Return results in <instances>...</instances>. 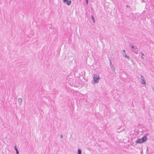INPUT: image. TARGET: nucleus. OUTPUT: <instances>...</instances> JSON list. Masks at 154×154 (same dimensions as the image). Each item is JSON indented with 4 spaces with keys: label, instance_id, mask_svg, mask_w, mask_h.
I'll return each mask as SVG.
<instances>
[{
    "label": "nucleus",
    "instance_id": "1",
    "mask_svg": "<svg viewBox=\"0 0 154 154\" xmlns=\"http://www.w3.org/2000/svg\"><path fill=\"white\" fill-rule=\"evenodd\" d=\"M93 80L92 82V83L95 84L99 82V79H100L99 76L97 75L94 74L93 75Z\"/></svg>",
    "mask_w": 154,
    "mask_h": 154
},
{
    "label": "nucleus",
    "instance_id": "2",
    "mask_svg": "<svg viewBox=\"0 0 154 154\" xmlns=\"http://www.w3.org/2000/svg\"><path fill=\"white\" fill-rule=\"evenodd\" d=\"M147 137L146 136H144L141 139H137V140L136 141V143H143L145 142L147 140Z\"/></svg>",
    "mask_w": 154,
    "mask_h": 154
},
{
    "label": "nucleus",
    "instance_id": "3",
    "mask_svg": "<svg viewBox=\"0 0 154 154\" xmlns=\"http://www.w3.org/2000/svg\"><path fill=\"white\" fill-rule=\"evenodd\" d=\"M131 50L136 54H137L138 53V49L136 46L132 45L131 47Z\"/></svg>",
    "mask_w": 154,
    "mask_h": 154
},
{
    "label": "nucleus",
    "instance_id": "4",
    "mask_svg": "<svg viewBox=\"0 0 154 154\" xmlns=\"http://www.w3.org/2000/svg\"><path fill=\"white\" fill-rule=\"evenodd\" d=\"M140 79L141 80V83L142 85H146V82L144 77L143 75H141Z\"/></svg>",
    "mask_w": 154,
    "mask_h": 154
},
{
    "label": "nucleus",
    "instance_id": "5",
    "mask_svg": "<svg viewBox=\"0 0 154 154\" xmlns=\"http://www.w3.org/2000/svg\"><path fill=\"white\" fill-rule=\"evenodd\" d=\"M123 52V56L124 57H125L126 58H127L129 60L130 59V57H129L127 56L125 52V50L124 49L122 51Z\"/></svg>",
    "mask_w": 154,
    "mask_h": 154
},
{
    "label": "nucleus",
    "instance_id": "6",
    "mask_svg": "<svg viewBox=\"0 0 154 154\" xmlns=\"http://www.w3.org/2000/svg\"><path fill=\"white\" fill-rule=\"evenodd\" d=\"M63 3L66 4L68 5H69L71 3V1L70 0H63Z\"/></svg>",
    "mask_w": 154,
    "mask_h": 154
},
{
    "label": "nucleus",
    "instance_id": "7",
    "mask_svg": "<svg viewBox=\"0 0 154 154\" xmlns=\"http://www.w3.org/2000/svg\"><path fill=\"white\" fill-rule=\"evenodd\" d=\"M18 104L20 105L22 102V99L20 98H19L18 99Z\"/></svg>",
    "mask_w": 154,
    "mask_h": 154
},
{
    "label": "nucleus",
    "instance_id": "8",
    "mask_svg": "<svg viewBox=\"0 0 154 154\" xmlns=\"http://www.w3.org/2000/svg\"><path fill=\"white\" fill-rule=\"evenodd\" d=\"M14 149L16 151V154H19V151L16 146H14Z\"/></svg>",
    "mask_w": 154,
    "mask_h": 154
},
{
    "label": "nucleus",
    "instance_id": "9",
    "mask_svg": "<svg viewBox=\"0 0 154 154\" xmlns=\"http://www.w3.org/2000/svg\"><path fill=\"white\" fill-rule=\"evenodd\" d=\"M78 154H82V150L80 149H78Z\"/></svg>",
    "mask_w": 154,
    "mask_h": 154
},
{
    "label": "nucleus",
    "instance_id": "10",
    "mask_svg": "<svg viewBox=\"0 0 154 154\" xmlns=\"http://www.w3.org/2000/svg\"><path fill=\"white\" fill-rule=\"evenodd\" d=\"M91 18L93 20V22L95 23V20H94V16L92 15H91Z\"/></svg>",
    "mask_w": 154,
    "mask_h": 154
},
{
    "label": "nucleus",
    "instance_id": "11",
    "mask_svg": "<svg viewBox=\"0 0 154 154\" xmlns=\"http://www.w3.org/2000/svg\"><path fill=\"white\" fill-rule=\"evenodd\" d=\"M141 58L142 59H144V58L143 57V56L144 55V54L142 52H141Z\"/></svg>",
    "mask_w": 154,
    "mask_h": 154
},
{
    "label": "nucleus",
    "instance_id": "12",
    "mask_svg": "<svg viewBox=\"0 0 154 154\" xmlns=\"http://www.w3.org/2000/svg\"><path fill=\"white\" fill-rule=\"evenodd\" d=\"M121 128V127H120L118 129H117V132H118V133H120L121 132V131H122V130L121 131H120L119 129H120Z\"/></svg>",
    "mask_w": 154,
    "mask_h": 154
},
{
    "label": "nucleus",
    "instance_id": "13",
    "mask_svg": "<svg viewBox=\"0 0 154 154\" xmlns=\"http://www.w3.org/2000/svg\"><path fill=\"white\" fill-rule=\"evenodd\" d=\"M86 3L87 5L88 4V0H86Z\"/></svg>",
    "mask_w": 154,
    "mask_h": 154
},
{
    "label": "nucleus",
    "instance_id": "14",
    "mask_svg": "<svg viewBox=\"0 0 154 154\" xmlns=\"http://www.w3.org/2000/svg\"><path fill=\"white\" fill-rule=\"evenodd\" d=\"M63 135H60V137L61 138H63Z\"/></svg>",
    "mask_w": 154,
    "mask_h": 154
},
{
    "label": "nucleus",
    "instance_id": "15",
    "mask_svg": "<svg viewBox=\"0 0 154 154\" xmlns=\"http://www.w3.org/2000/svg\"><path fill=\"white\" fill-rule=\"evenodd\" d=\"M127 6V7H128V5H127V6Z\"/></svg>",
    "mask_w": 154,
    "mask_h": 154
}]
</instances>
